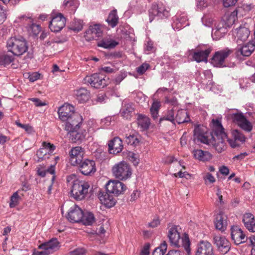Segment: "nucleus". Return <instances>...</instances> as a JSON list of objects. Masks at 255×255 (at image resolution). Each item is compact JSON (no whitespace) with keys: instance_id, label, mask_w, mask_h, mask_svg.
Masks as SVG:
<instances>
[{"instance_id":"1","label":"nucleus","mask_w":255,"mask_h":255,"mask_svg":"<svg viewBox=\"0 0 255 255\" xmlns=\"http://www.w3.org/2000/svg\"><path fill=\"white\" fill-rule=\"evenodd\" d=\"M212 123V144H213L218 152L221 153L226 149V144L225 141H227L228 138L220 120L213 119Z\"/></svg>"},{"instance_id":"2","label":"nucleus","mask_w":255,"mask_h":255,"mask_svg":"<svg viewBox=\"0 0 255 255\" xmlns=\"http://www.w3.org/2000/svg\"><path fill=\"white\" fill-rule=\"evenodd\" d=\"M168 237L171 245L178 248H183L188 255L191 254L190 245L188 235L184 233L181 237L176 226H172L169 230Z\"/></svg>"},{"instance_id":"3","label":"nucleus","mask_w":255,"mask_h":255,"mask_svg":"<svg viewBox=\"0 0 255 255\" xmlns=\"http://www.w3.org/2000/svg\"><path fill=\"white\" fill-rule=\"evenodd\" d=\"M76 176L72 174L67 177V181L70 182L72 180V186L71 189V195L75 200H81L84 199L88 193V189L90 187L88 182L75 179Z\"/></svg>"},{"instance_id":"4","label":"nucleus","mask_w":255,"mask_h":255,"mask_svg":"<svg viewBox=\"0 0 255 255\" xmlns=\"http://www.w3.org/2000/svg\"><path fill=\"white\" fill-rule=\"evenodd\" d=\"M7 47L9 51L16 56L22 55L28 49L27 43L22 37H10L7 41Z\"/></svg>"},{"instance_id":"5","label":"nucleus","mask_w":255,"mask_h":255,"mask_svg":"<svg viewBox=\"0 0 255 255\" xmlns=\"http://www.w3.org/2000/svg\"><path fill=\"white\" fill-rule=\"evenodd\" d=\"M114 176L120 180H126L129 178L132 171L129 165L126 161H121L116 164L112 168Z\"/></svg>"},{"instance_id":"6","label":"nucleus","mask_w":255,"mask_h":255,"mask_svg":"<svg viewBox=\"0 0 255 255\" xmlns=\"http://www.w3.org/2000/svg\"><path fill=\"white\" fill-rule=\"evenodd\" d=\"M84 83L90 84L95 88H103L108 84L109 78L104 74L98 73L87 76L84 79Z\"/></svg>"},{"instance_id":"7","label":"nucleus","mask_w":255,"mask_h":255,"mask_svg":"<svg viewBox=\"0 0 255 255\" xmlns=\"http://www.w3.org/2000/svg\"><path fill=\"white\" fill-rule=\"evenodd\" d=\"M169 15V11L166 7L162 3H153L149 9V16L150 22L155 18L157 19L167 18Z\"/></svg>"},{"instance_id":"8","label":"nucleus","mask_w":255,"mask_h":255,"mask_svg":"<svg viewBox=\"0 0 255 255\" xmlns=\"http://www.w3.org/2000/svg\"><path fill=\"white\" fill-rule=\"evenodd\" d=\"M230 118L233 122L237 124L240 128L247 131H251L253 128L252 124L247 120L245 116L241 112L230 114Z\"/></svg>"},{"instance_id":"9","label":"nucleus","mask_w":255,"mask_h":255,"mask_svg":"<svg viewBox=\"0 0 255 255\" xmlns=\"http://www.w3.org/2000/svg\"><path fill=\"white\" fill-rule=\"evenodd\" d=\"M233 51L228 48L219 50L215 53L212 58V64L216 67H224L225 59L233 53Z\"/></svg>"},{"instance_id":"10","label":"nucleus","mask_w":255,"mask_h":255,"mask_svg":"<svg viewBox=\"0 0 255 255\" xmlns=\"http://www.w3.org/2000/svg\"><path fill=\"white\" fill-rule=\"evenodd\" d=\"M106 191L118 196L124 193L127 189L126 185L118 180H110L106 184Z\"/></svg>"},{"instance_id":"11","label":"nucleus","mask_w":255,"mask_h":255,"mask_svg":"<svg viewBox=\"0 0 255 255\" xmlns=\"http://www.w3.org/2000/svg\"><path fill=\"white\" fill-rule=\"evenodd\" d=\"M66 18L61 13H58L53 16L49 21V28L54 32L61 31L65 26Z\"/></svg>"},{"instance_id":"12","label":"nucleus","mask_w":255,"mask_h":255,"mask_svg":"<svg viewBox=\"0 0 255 255\" xmlns=\"http://www.w3.org/2000/svg\"><path fill=\"white\" fill-rule=\"evenodd\" d=\"M82 121V117L79 113L73 115L69 119L64 121L65 122V129L67 132L78 130Z\"/></svg>"},{"instance_id":"13","label":"nucleus","mask_w":255,"mask_h":255,"mask_svg":"<svg viewBox=\"0 0 255 255\" xmlns=\"http://www.w3.org/2000/svg\"><path fill=\"white\" fill-rule=\"evenodd\" d=\"M214 249L211 243L201 240L197 245L195 255H214Z\"/></svg>"},{"instance_id":"14","label":"nucleus","mask_w":255,"mask_h":255,"mask_svg":"<svg viewBox=\"0 0 255 255\" xmlns=\"http://www.w3.org/2000/svg\"><path fill=\"white\" fill-rule=\"evenodd\" d=\"M82 217H83V211L75 204L70 208L66 216L68 221L72 223L80 222Z\"/></svg>"},{"instance_id":"15","label":"nucleus","mask_w":255,"mask_h":255,"mask_svg":"<svg viewBox=\"0 0 255 255\" xmlns=\"http://www.w3.org/2000/svg\"><path fill=\"white\" fill-rule=\"evenodd\" d=\"M255 49V41L252 40L249 42L237 47L236 51V56L240 58L241 56L248 57L251 55Z\"/></svg>"},{"instance_id":"16","label":"nucleus","mask_w":255,"mask_h":255,"mask_svg":"<svg viewBox=\"0 0 255 255\" xmlns=\"http://www.w3.org/2000/svg\"><path fill=\"white\" fill-rule=\"evenodd\" d=\"M70 161L73 166H77L83 161L84 151L80 146L72 148L70 151Z\"/></svg>"},{"instance_id":"17","label":"nucleus","mask_w":255,"mask_h":255,"mask_svg":"<svg viewBox=\"0 0 255 255\" xmlns=\"http://www.w3.org/2000/svg\"><path fill=\"white\" fill-rule=\"evenodd\" d=\"M77 166H78L81 172L85 175L94 173L96 170L95 163L93 160L86 159Z\"/></svg>"},{"instance_id":"18","label":"nucleus","mask_w":255,"mask_h":255,"mask_svg":"<svg viewBox=\"0 0 255 255\" xmlns=\"http://www.w3.org/2000/svg\"><path fill=\"white\" fill-rule=\"evenodd\" d=\"M214 242L218 249L224 254L227 253L230 250L231 244L229 241L224 237L215 236Z\"/></svg>"},{"instance_id":"19","label":"nucleus","mask_w":255,"mask_h":255,"mask_svg":"<svg viewBox=\"0 0 255 255\" xmlns=\"http://www.w3.org/2000/svg\"><path fill=\"white\" fill-rule=\"evenodd\" d=\"M194 139L198 141H200L205 144H209L212 143V134L211 135V138H209L207 135V133L205 132L202 128L199 126L195 128L194 130Z\"/></svg>"},{"instance_id":"20","label":"nucleus","mask_w":255,"mask_h":255,"mask_svg":"<svg viewBox=\"0 0 255 255\" xmlns=\"http://www.w3.org/2000/svg\"><path fill=\"white\" fill-rule=\"evenodd\" d=\"M58 113L60 119L62 121L69 119L73 115L78 113L74 112L73 106L66 104L59 108Z\"/></svg>"},{"instance_id":"21","label":"nucleus","mask_w":255,"mask_h":255,"mask_svg":"<svg viewBox=\"0 0 255 255\" xmlns=\"http://www.w3.org/2000/svg\"><path fill=\"white\" fill-rule=\"evenodd\" d=\"M231 231L232 239L236 244L239 245L247 240L246 235L238 226H233L231 229Z\"/></svg>"},{"instance_id":"22","label":"nucleus","mask_w":255,"mask_h":255,"mask_svg":"<svg viewBox=\"0 0 255 255\" xmlns=\"http://www.w3.org/2000/svg\"><path fill=\"white\" fill-rule=\"evenodd\" d=\"M102 33V30L100 25L94 24L90 26L89 29L86 31L84 36L87 40L90 41L101 36Z\"/></svg>"},{"instance_id":"23","label":"nucleus","mask_w":255,"mask_h":255,"mask_svg":"<svg viewBox=\"0 0 255 255\" xmlns=\"http://www.w3.org/2000/svg\"><path fill=\"white\" fill-rule=\"evenodd\" d=\"M212 51L209 47L206 49H196L192 53V58L197 62H207L208 57Z\"/></svg>"},{"instance_id":"24","label":"nucleus","mask_w":255,"mask_h":255,"mask_svg":"<svg viewBox=\"0 0 255 255\" xmlns=\"http://www.w3.org/2000/svg\"><path fill=\"white\" fill-rule=\"evenodd\" d=\"M111 194H112L106 191V192H100L98 196L101 203L108 208L114 206L116 203V199Z\"/></svg>"},{"instance_id":"25","label":"nucleus","mask_w":255,"mask_h":255,"mask_svg":"<svg viewBox=\"0 0 255 255\" xmlns=\"http://www.w3.org/2000/svg\"><path fill=\"white\" fill-rule=\"evenodd\" d=\"M233 139L228 138L227 141L233 148L239 146L241 143L245 141V135L238 130H234L232 132Z\"/></svg>"},{"instance_id":"26","label":"nucleus","mask_w":255,"mask_h":255,"mask_svg":"<svg viewBox=\"0 0 255 255\" xmlns=\"http://www.w3.org/2000/svg\"><path fill=\"white\" fill-rule=\"evenodd\" d=\"M108 146L110 153L114 154L121 152L123 148L122 140L119 137H115L111 140Z\"/></svg>"},{"instance_id":"27","label":"nucleus","mask_w":255,"mask_h":255,"mask_svg":"<svg viewBox=\"0 0 255 255\" xmlns=\"http://www.w3.org/2000/svg\"><path fill=\"white\" fill-rule=\"evenodd\" d=\"M233 32L234 34H236L235 36L238 43L247 40L250 34L249 29L245 27H240L239 28H236L233 31Z\"/></svg>"},{"instance_id":"28","label":"nucleus","mask_w":255,"mask_h":255,"mask_svg":"<svg viewBox=\"0 0 255 255\" xmlns=\"http://www.w3.org/2000/svg\"><path fill=\"white\" fill-rule=\"evenodd\" d=\"M59 248V243L57 239H52L48 242L44 243L39 246V248L46 250L49 254L57 250Z\"/></svg>"},{"instance_id":"29","label":"nucleus","mask_w":255,"mask_h":255,"mask_svg":"<svg viewBox=\"0 0 255 255\" xmlns=\"http://www.w3.org/2000/svg\"><path fill=\"white\" fill-rule=\"evenodd\" d=\"M243 222L246 229L251 232H255V219L251 213H246L244 215Z\"/></svg>"},{"instance_id":"30","label":"nucleus","mask_w":255,"mask_h":255,"mask_svg":"<svg viewBox=\"0 0 255 255\" xmlns=\"http://www.w3.org/2000/svg\"><path fill=\"white\" fill-rule=\"evenodd\" d=\"M227 217L225 215L222 213L218 214L214 222L216 229L221 232L225 231L227 226Z\"/></svg>"},{"instance_id":"31","label":"nucleus","mask_w":255,"mask_h":255,"mask_svg":"<svg viewBox=\"0 0 255 255\" xmlns=\"http://www.w3.org/2000/svg\"><path fill=\"white\" fill-rule=\"evenodd\" d=\"M136 123L138 128L141 131H145L147 130L150 125V119L143 115L138 114L136 119Z\"/></svg>"},{"instance_id":"32","label":"nucleus","mask_w":255,"mask_h":255,"mask_svg":"<svg viewBox=\"0 0 255 255\" xmlns=\"http://www.w3.org/2000/svg\"><path fill=\"white\" fill-rule=\"evenodd\" d=\"M69 134V139L72 142H81L85 137V130L81 129L73 130L68 132Z\"/></svg>"},{"instance_id":"33","label":"nucleus","mask_w":255,"mask_h":255,"mask_svg":"<svg viewBox=\"0 0 255 255\" xmlns=\"http://www.w3.org/2000/svg\"><path fill=\"white\" fill-rule=\"evenodd\" d=\"M119 44V42L115 41L111 37H105L97 43L99 47L105 49H113Z\"/></svg>"},{"instance_id":"34","label":"nucleus","mask_w":255,"mask_h":255,"mask_svg":"<svg viewBox=\"0 0 255 255\" xmlns=\"http://www.w3.org/2000/svg\"><path fill=\"white\" fill-rule=\"evenodd\" d=\"M76 99L80 103H85L90 98V93L85 88H82L74 92Z\"/></svg>"},{"instance_id":"35","label":"nucleus","mask_w":255,"mask_h":255,"mask_svg":"<svg viewBox=\"0 0 255 255\" xmlns=\"http://www.w3.org/2000/svg\"><path fill=\"white\" fill-rule=\"evenodd\" d=\"M175 121L178 124L190 122L187 111L183 109L178 110L175 117Z\"/></svg>"},{"instance_id":"36","label":"nucleus","mask_w":255,"mask_h":255,"mask_svg":"<svg viewBox=\"0 0 255 255\" xmlns=\"http://www.w3.org/2000/svg\"><path fill=\"white\" fill-rule=\"evenodd\" d=\"M62 6L70 13H74L79 6V1L78 0H64Z\"/></svg>"},{"instance_id":"37","label":"nucleus","mask_w":255,"mask_h":255,"mask_svg":"<svg viewBox=\"0 0 255 255\" xmlns=\"http://www.w3.org/2000/svg\"><path fill=\"white\" fill-rule=\"evenodd\" d=\"M134 109L131 104L125 105L121 111V116L127 120H129L132 116Z\"/></svg>"},{"instance_id":"38","label":"nucleus","mask_w":255,"mask_h":255,"mask_svg":"<svg viewBox=\"0 0 255 255\" xmlns=\"http://www.w3.org/2000/svg\"><path fill=\"white\" fill-rule=\"evenodd\" d=\"M194 156L196 159L203 161L209 160L212 158V155L210 152L201 149L194 150Z\"/></svg>"},{"instance_id":"39","label":"nucleus","mask_w":255,"mask_h":255,"mask_svg":"<svg viewBox=\"0 0 255 255\" xmlns=\"http://www.w3.org/2000/svg\"><path fill=\"white\" fill-rule=\"evenodd\" d=\"M106 21L108 24L113 28L118 24L119 17L116 9H114L110 12Z\"/></svg>"},{"instance_id":"40","label":"nucleus","mask_w":255,"mask_h":255,"mask_svg":"<svg viewBox=\"0 0 255 255\" xmlns=\"http://www.w3.org/2000/svg\"><path fill=\"white\" fill-rule=\"evenodd\" d=\"M95 222V217L94 215L91 212H83V217L80 220V222L86 226H90Z\"/></svg>"},{"instance_id":"41","label":"nucleus","mask_w":255,"mask_h":255,"mask_svg":"<svg viewBox=\"0 0 255 255\" xmlns=\"http://www.w3.org/2000/svg\"><path fill=\"white\" fill-rule=\"evenodd\" d=\"M161 107L160 102L158 101H154L150 109V113L153 120H156L158 117V112Z\"/></svg>"},{"instance_id":"42","label":"nucleus","mask_w":255,"mask_h":255,"mask_svg":"<svg viewBox=\"0 0 255 255\" xmlns=\"http://www.w3.org/2000/svg\"><path fill=\"white\" fill-rule=\"evenodd\" d=\"M137 136V134L136 133L130 134L129 135L126 136L125 141L128 144L136 146L139 142V140Z\"/></svg>"},{"instance_id":"43","label":"nucleus","mask_w":255,"mask_h":255,"mask_svg":"<svg viewBox=\"0 0 255 255\" xmlns=\"http://www.w3.org/2000/svg\"><path fill=\"white\" fill-rule=\"evenodd\" d=\"M164 120H167L172 123H174L175 117L174 116V111L173 109L168 110L164 116L160 118L159 122L161 123Z\"/></svg>"},{"instance_id":"44","label":"nucleus","mask_w":255,"mask_h":255,"mask_svg":"<svg viewBox=\"0 0 255 255\" xmlns=\"http://www.w3.org/2000/svg\"><path fill=\"white\" fill-rule=\"evenodd\" d=\"M14 60L12 55L7 54L3 55L0 56V65L5 66L10 64Z\"/></svg>"},{"instance_id":"45","label":"nucleus","mask_w":255,"mask_h":255,"mask_svg":"<svg viewBox=\"0 0 255 255\" xmlns=\"http://www.w3.org/2000/svg\"><path fill=\"white\" fill-rule=\"evenodd\" d=\"M26 28L30 34L34 35H37L40 31L39 25L34 23L33 22L29 26L26 25Z\"/></svg>"},{"instance_id":"46","label":"nucleus","mask_w":255,"mask_h":255,"mask_svg":"<svg viewBox=\"0 0 255 255\" xmlns=\"http://www.w3.org/2000/svg\"><path fill=\"white\" fill-rule=\"evenodd\" d=\"M167 245L166 242L164 241L160 246L156 248L153 252L152 255H164L167 250Z\"/></svg>"},{"instance_id":"47","label":"nucleus","mask_w":255,"mask_h":255,"mask_svg":"<svg viewBox=\"0 0 255 255\" xmlns=\"http://www.w3.org/2000/svg\"><path fill=\"white\" fill-rule=\"evenodd\" d=\"M48 153V151L43 147L39 149L36 152V156L38 158L37 161L40 162L42 160L48 158L49 154Z\"/></svg>"},{"instance_id":"48","label":"nucleus","mask_w":255,"mask_h":255,"mask_svg":"<svg viewBox=\"0 0 255 255\" xmlns=\"http://www.w3.org/2000/svg\"><path fill=\"white\" fill-rule=\"evenodd\" d=\"M83 28V21L80 19H75L73 25L70 28L71 29L74 31H79L82 30Z\"/></svg>"},{"instance_id":"49","label":"nucleus","mask_w":255,"mask_h":255,"mask_svg":"<svg viewBox=\"0 0 255 255\" xmlns=\"http://www.w3.org/2000/svg\"><path fill=\"white\" fill-rule=\"evenodd\" d=\"M20 197L18 194L17 192H14L10 197V201L9 203V207L10 208H14L18 204Z\"/></svg>"},{"instance_id":"50","label":"nucleus","mask_w":255,"mask_h":255,"mask_svg":"<svg viewBox=\"0 0 255 255\" xmlns=\"http://www.w3.org/2000/svg\"><path fill=\"white\" fill-rule=\"evenodd\" d=\"M46 172L53 175L55 173V166L54 165H51L50 167L48 168L46 170L41 169H38L37 170V174L42 177L45 176Z\"/></svg>"},{"instance_id":"51","label":"nucleus","mask_w":255,"mask_h":255,"mask_svg":"<svg viewBox=\"0 0 255 255\" xmlns=\"http://www.w3.org/2000/svg\"><path fill=\"white\" fill-rule=\"evenodd\" d=\"M203 23L207 26H211L214 24V20L209 15H205L202 18Z\"/></svg>"},{"instance_id":"52","label":"nucleus","mask_w":255,"mask_h":255,"mask_svg":"<svg viewBox=\"0 0 255 255\" xmlns=\"http://www.w3.org/2000/svg\"><path fill=\"white\" fill-rule=\"evenodd\" d=\"M20 22L23 24L25 28L26 25L29 26L33 22L31 17L22 16L20 17Z\"/></svg>"},{"instance_id":"53","label":"nucleus","mask_w":255,"mask_h":255,"mask_svg":"<svg viewBox=\"0 0 255 255\" xmlns=\"http://www.w3.org/2000/svg\"><path fill=\"white\" fill-rule=\"evenodd\" d=\"M129 160L132 162L134 165L136 166L139 163V159L136 154L133 152H129L128 155Z\"/></svg>"},{"instance_id":"54","label":"nucleus","mask_w":255,"mask_h":255,"mask_svg":"<svg viewBox=\"0 0 255 255\" xmlns=\"http://www.w3.org/2000/svg\"><path fill=\"white\" fill-rule=\"evenodd\" d=\"M43 146L47 151H48V154H50V153H52L55 149V146L53 144L46 142L43 143Z\"/></svg>"},{"instance_id":"55","label":"nucleus","mask_w":255,"mask_h":255,"mask_svg":"<svg viewBox=\"0 0 255 255\" xmlns=\"http://www.w3.org/2000/svg\"><path fill=\"white\" fill-rule=\"evenodd\" d=\"M127 76L125 72L121 71L120 73L115 78L114 81L116 84H119Z\"/></svg>"},{"instance_id":"56","label":"nucleus","mask_w":255,"mask_h":255,"mask_svg":"<svg viewBox=\"0 0 255 255\" xmlns=\"http://www.w3.org/2000/svg\"><path fill=\"white\" fill-rule=\"evenodd\" d=\"M149 67L148 64L143 63L137 68V72L139 74H143Z\"/></svg>"},{"instance_id":"57","label":"nucleus","mask_w":255,"mask_h":255,"mask_svg":"<svg viewBox=\"0 0 255 255\" xmlns=\"http://www.w3.org/2000/svg\"><path fill=\"white\" fill-rule=\"evenodd\" d=\"M40 74L38 72H33L30 74L28 76V79L30 82H34L40 78Z\"/></svg>"},{"instance_id":"58","label":"nucleus","mask_w":255,"mask_h":255,"mask_svg":"<svg viewBox=\"0 0 255 255\" xmlns=\"http://www.w3.org/2000/svg\"><path fill=\"white\" fill-rule=\"evenodd\" d=\"M204 180L206 183L208 181L210 183H214L216 181L215 177L210 173H207L204 177Z\"/></svg>"},{"instance_id":"59","label":"nucleus","mask_w":255,"mask_h":255,"mask_svg":"<svg viewBox=\"0 0 255 255\" xmlns=\"http://www.w3.org/2000/svg\"><path fill=\"white\" fill-rule=\"evenodd\" d=\"M174 176L177 177L178 176L180 178H185L187 179H189L191 177V175L187 172L179 171L177 174L175 173Z\"/></svg>"},{"instance_id":"60","label":"nucleus","mask_w":255,"mask_h":255,"mask_svg":"<svg viewBox=\"0 0 255 255\" xmlns=\"http://www.w3.org/2000/svg\"><path fill=\"white\" fill-rule=\"evenodd\" d=\"M238 0H223V5L225 7H228L235 5Z\"/></svg>"},{"instance_id":"61","label":"nucleus","mask_w":255,"mask_h":255,"mask_svg":"<svg viewBox=\"0 0 255 255\" xmlns=\"http://www.w3.org/2000/svg\"><path fill=\"white\" fill-rule=\"evenodd\" d=\"M149 249H150V244L148 243L146 244L143 247L140 255H149Z\"/></svg>"},{"instance_id":"62","label":"nucleus","mask_w":255,"mask_h":255,"mask_svg":"<svg viewBox=\"0 0 255 255\" xmlns=\"http://www.w3.org/2000/svg\"><path fill=\"white\" fill-rule=\"evenodd\" d=\"M184 252L182 249L179 250H172L168 252L166 255H183Z\"/></svg>"},{"instance_id":"63","label":"nucleus","mask_w":255,"mask_h":255,"mask_svg":"<svg viewBox=\"0 0 255 255\" xmlns=\"http://www.w3.org/2000/svg\"><path fill=\"white\" fill-rule=\"evenodd\" d=\"M85 250L83 248H78L70 252L71 255H83L85 254Z\"/></svg>"},{"instance_id":"64","label":"nucleus","mask_w":255,"mask_h":255,"mask_svg":"<svg viewBox=\"0 0 255 255\" xmlns=\"http://www.w3.org/2000/svg\"><path fill=\"white\" fill-rule=\"evenodd\" d=\"M160 223V221L158 218H154L151 222L148 223V227L151 228H155L157 227Z\"/></svg>"}]
</instances>
